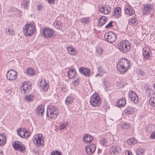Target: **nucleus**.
<instances>
[{
  "instance_id": "nucleus-27",
  "label": "nucleus",
  "mask_w": 155,
  "mask_h": 155,
  "mask_svg": "<svg viewBox=\"0 0 155 155\" xmlns=\"http://www.w3.org/2000/svg\"><path fill=\"white\" fill-rule=\"evenodd\" d=\"M121 9L119 7L115 8L114 12L113 13V16L117 17V18L121 16Z\"/></svg>"
},
{
  "instance_id": "nucleus-58",
  "label": "nucleus",
  "mask_w": 155,
  "mask_h": 155,
  "mask_svg": "<svg viewBox=\"0 0 155 155\" xmlns=\"http://www.w3.org/2000/svg\"><path fill=\"white\" fill-rule=\"evenodd\" d=\"M74 83H78L79 82V80L78 79H77V80L74 81Z\"/></svg>"
},
{
  "instance_id": "nucleus-53",
  "label": "nucleus",
  "mask_w": 155,
  "mask_h": 155,
  "mask_svg": "<svg viewBox=\"0 0 155 155\" xmlns=\"http://www.w3.org/2000/svg\"><path fill=\"white\" fill-rule=\"evenodd\" d=\"M136 21V20L135 18H130L129 19V21L132 24L134 23Z\"/></svg>"
},
{
  "instance_id": "nucleus-18",
  "label": "nucleus",
  "mask_w": 155,
  "mask_h": 155,
  "mask_svg": "<svg viewBox=\"0 0 155 155\" xmlns=\"http://www.w3.org/2000/svg\"><path fill=\"white\" fill-rule=\"evenodd\" d=\"M150 52L148 48H144L143 49V54L144 57V60L150 59Z\"/></svg>"
},
{
  "instance_id": "nucleus-30",
  "label": "nucleus",
  "mask_w": 155,
  "mask_h": 155,
  "mask_svg": "<svg viewBox=\"0 0 155 155\" xmlns=\"http://www.w3.org/2000/svg\"><path fill=\"white\" fill-rule=\"evenodd\" d=\"M29 0H23L21 3V6L22 8L25 9H28Z\"/></svg>"
},
{
  "instance_id": "nucleus-16",
  "label": "nucleus",
  "mask_w": 155,
  "mask_h": 155,
  "mask_svg": "<svg viewBox=\"0 0 155 155\" xmlns=\"http://www.w3.org/2000/svg\"><path fill=\"white\" fill-rule=\"evenodd\" d=\"M40 88L42 91L45 92L49 88L48 83L45 80L44 81H41L40 82Z\"/></svg>"
},
{
  "instance_id": "nucleus-29",
  "label": "nucleus",
  "mask_w": 155,
  "mask_h": 155,
  "mask_svg": "<svg viewBox=\"0 0 155 155\" xmlns=\"http://www.w3.org/2000/svg\"><path fill=\"white\" fill-rule=\"evenodd\" d=\"M6 139L5 136L2 134L0 135V146H3L6 142Z\"/></svg>"
},
{
  "instance_id": "nucleus-6",
  "label": "nucleus",
  "mask_w": 155,
  "mask_h": 155,
  "mask_svg": "<svg viewBox=\"0 0 155 155\" xmlns=\"http://www.w3.org/2000/svg\"><path fill=\"white\" fill-rule=\"evenodd\" d=\"M91 104L95 107L99 106L101 103L100 97L97 94H93L90 97Z\"/></svg>"
},
{
  "instance_id": "nucleus-24",
  "label": "nucleus",
  "mask_w": 155,
  "mask_h": 155,
  "mask_svg": "<svg viewBox=\"0 0 155 155\" xmlns=\"http://www.w3.org/2000/svg\"><path fill=\"white\" fill-rule=\"evenodd\" d=\"M134 108L131 106H128L124 110L126 114H132L134 111Z\"/></svg>"
},
{
  "instance_id": "nucleus-57",
  "label": "nucleus",
  "mask_w": 155,
  "mask_h": 155,
  "mask_svg": "<svg viewBox=\"0 0 155 155\" xmlns=\"http://www.w3.org/2000/svg\"><path fill=\"white\" fill-rule=\"evenodd\" d=\"M54 0H47L48 1V3L50 4H52L54 3Z\"/></svg>"
},
{
  "instance_id": "nucleus-2",
  "label": "nucleus",
  "mask_w": 155,
  "mask_h": 155,
  "mask_svg": "<svg viewBox=\"0 0 155 155\" xmlns=\"http://www.w3.org/2000/svg\"><path fill=\"white\" fill-rule=\"evenodd\" d=\"M58 113V109L53 105H50L47 108V115L49 118L55 119L57 117Z\"/></svg>"
},
{
  "instance_id": "nucleus-40",
  "label": "nucleus",
  "mask_w": 155,
  "mask_h": 155,
  "mask_svg": "<svg viewBox=\"0 0 155 155\" xmlns=\"http://www.w3.org/2000/svg\"><path fill=\"white\" fill-rule=\"evenodd\" d=\"M146 130L147 132L150 133L152 131V125L151 124H149L146 127Z\"/></svg>"
},
{
  "instance_id": "nucleus-22",
  "label": "nucleus",
  "mask_w": 155,
  "mask_h": 155,
  "mask_svg": "<svg viewBox=\"0 0 155 155\" xmlns=\"http://www.w3.org/2000/svg\"><path fill=\"white\" fill-rule=\"evenodd\" d=\"M26 129L23 128L22 130L21 128H19L17 130V133L19 136L22 137H26Z\"/></svg>"
},
{
  "instance_id": "nucleus-47",
  "label": "nucleus",
  "mask_w": 155,
  "mask_h": 155,
  "mask_svg": "<svg viewBox=\"0 0 155 155\" xmlns=\"http://www.w3.org/2000/svg\"><path fill=\"white\" fill-rule=\"evenodd\" d=\"M8 32L9 33V35H13L14 34V32H13V30L12 28H8Z\"/></svg>"
},
{
  "instance_id": "nucleus-7",
  "label": "nucleus",
  "mask_w": 155,
  "mask_h": 155,
  "mask_svg": "<svg viewBox=\"0 0 155 155\" xmlns=\"http://www.w3.org/2000/svg\"><path fill=\"white\" fill-rule=\"evenodd\" d=\"M104 37L105 41L110 43L114 42L117 39L115 34L112 32L105 33L104 34Z\"/></svg>"
},
{
  "instance_id": "nucleus-61",
  "label": "nucleus",
  "mask_w": 155,
  "mask_h": 155,
  "mask_svg": "<svg viewBox=\"0 0 155 155\" xmlns=\"http://www.w3.org/2000/svg\"><path fill=\"white\" fill-rule=\"evenodd\" d=\"M153 86L154 89H155V84H154Z\"/></svg>"
},
{
  "instance_id": "nucleus-13",
  "label": "nucleus",
  "mask_w": 155,
  "mask_h": 155,
  "mask_svg": "<svg viewBox=\"0 0 155 155\" xmlns=\"http://www.w3.org/2000/svg\"><path fill=\"white\" fill-rule=\"evenodd\" d=\"M129 97L131 101L135 104H137L139 102V99L137 95L133 91H130L128 93Z\"/></svg>"
},
{
  "instance_id": "nucleus-56",
  "label": "nucleus",
  "mask_w": 155,
  "mask_h": 155,
  "mask_svg": "<svg viewBox=\"0 0 155 155\" xmlns=\"http://www.w3.org/2000/svg\"><path fill=\"white\" fill-rule=\"evenodd\" d=\"M139 71L140 72V74L141 76L143 75L144 74V72L143 71H142V70H139Z\"/></svg>"
},
{
  "instance_id": "nucleus-55",
  "label": "nucleus",
  "mask_w": 155,
  "mask_h": 155,
  "mask_svg": "<svg viewBox=\"0 0 155 155\" xmlns=\"http://www.w3.org/2000/svg\"><path fill=\"white\" fill-rule=\"evenodd\" d=\"M26 137H28L30 135V133L29 132V131L26 129Z\"/></svg>"
},
{
  "instance_id": "nucleus-8",
  "label": "nucleus",
  "mask_w": 155,
  "mask_h": 155,
  "mask_svg": "<svg viewBox=\"0 0 155 155\" xmlns=\"http://www.w3.org/2000/svg\"><path fill=\"white\" fill-rule=\"evenodd\" d=\"M153 8V4L148 3L143 5L142 8L143 15H149Z\"/></svg>"
},
{
  "instance_id": "nucleus-44",
  "label": "nucleus",
  "mask_w": 155,
  "mask_h": 155,
  "mask_svg": "<svg viewBox=\"0 0 155 155\" xmlns=\"http://www.w3.org/2000/svg\"><path fill=\"white\" fill-rule=\"evenodd\" d=\"M130 127V125L128 123H123L122 125V127L123 129H127L129 128Z\"/></svg>"
},
{
  "instance_id": "nucleus-43",
  "label": "nucleus",
  "mask_w": 155,
  "mask_h": 155,
  "mask_svg": "<svg viewBox=\"0 0 155 155\" xmlns=\"http://www.w3.org/2000/svg\"><path fill=\"white\" fill-rule=\"evenodd\" d=\"M67 123L66 122H64L63 123H62L61 125H60V130H63L64 129V128H65L66 126L67 125Z\"/></svg>"
},
{
  "instance_id": "nucleus-51",
  "label": "nucleus",
  "mask_w": 155,
  "mask_h": 155,
  "mask_svg": "<svg viewBox=\"0 0 155 155\" xmlns=\"http://www.w3.org/2000/svg\"><path fill=\"white\" fill-rule=\"evenodd\" d=\"M150 138L152 139H155V131L152 132L150 135Z\"/></svg>"
},
{
  "instance_id": "nucleus-62",
  "label": "nucleus",
  "mask_w": 155,
  "mask_h": 155,
  "mask_svg": "<svg viewBox=\"0 0 155 155\" xmlns=\"http://www.w3.org/2000/svg\"><path fill=\"white\" fill-rule=\"evenodd\" d=\"M148 90H149V91H150V89H149L148 88Z\"/></svg>"
},
{
  "instance_id": "nucleus-37",
  "label": "nucleus",
  "mask_w": 155,
  "mask_h": 155,
  "mask_svg": "<svg viewBox=\"0 0 155 155\" xmlns=\"http://www.w3.org/2000/svg\"><path fill=\"white\" fill-rule=\"evenodd\" d=\"M53 25L57 29H60L61 28V23L60 22L56 21L54 23Z\"/></svg>"
},
{
  "instance_id": "nucleus-34",
  "label": "nucleus",
  "mask_w": 155,
  "mask_h": 155,
  "mask_svg": "<svg viewBox=\"0 0 155 155\" xmlns=\"http://www.w3.org/2000/svg\"><path fill=\"white\" fill-rule=\"evenodd\" d=\"M127 143L129 145H132V144H134L137 143V140L134 138H132L128 140L127 141Z\"/></svg>"
},
{
  "instance_id": "nucleus-36",
  "label": "nucleus",
  "mask_w": 155,
  "mask_h": 155,
  "mask_svg": "<svg viewBox=\"0 0 155 155\" xmlns=\"http://www.w3.org/2000/svg\"><path fill=\"white\" fill-rule=\"evenodd\" d=\"M103 49L101 48L98 47L96 49V52L97 54L100 56L103 53Z\"/></svg>"
},
{
  "instance_id": "nucleus-3",
  "label": "nucleus",
  "mask_w": 155,
  "mask_h": 155,
  "mask_svg": "<svg viewBox=\"0 0 155 155\" xmlns=\"http://www.w3.org/2000/svg\"><path fill=\"white\" fill-rule=\"evenodd\" d=\"M118 48L121 52L123 53H126L130 48V43L128 41L124 40L119 44Z\"/></svg>"
},
{
  "instance_id": "nucleus-49",
  "label": "nucleus",
  "mask_w": 155,
  "mask_h": 155,
  "mask_svg": "<svg viewBox=\"0 0 155 155\" xmlns=\"http://www.w3.org/2000/svg\"><path fill=\"white\" fill-rule=\"evenodd\" d=\"M108 81L105 80V79H104L103 80V85H104L105 86V87H106L107 86H108Z\"/></svg>"
},
{
  "instance_id": "nucleus-35",
  "label": "nucleus",
  "mask_w": 155,
  "mask_h": 155,
  "mask_svg": "<svg viewBox=\"0 0 155 155\" xmlns=\"http://www.w3.org/2000/svg\"><path fill=\"white\" fill-rule=\"evenodd\" d=\"M33 97L34 96L32 94H30L25 96L24 99L26 101L29 102L32 100Z\"/></svg>"
},
{
  "instance_id": "nucleus-41",
  "label": "nucleus",
  "mask_w": 155,
  "mask_h": 155,
  "mask_svg": "<svg viewBox=\"0 0 155 155\" xmlns=\"http://www.w3.org/2000/svg\"><path fill=\"white\" fill-rule=\"evenodd\" d=\"M81 22L83 23H88L89 22V18L87 17L82 18Z\"/></svg>"
},
{
  "instance_id": "nucleus-20",
  "label": "nucleus",
  "mask_w": 155,
  "mask_h": 155,
  "mask_svg": "<svg viewBox=\"0 0 155 155\" xmlns=\"http://www.w3.org/2000/svg\"><path fill=\"white\" fill-rule=\"evenodd\" d=\"M107 21V18L105 16H101L98 20V26L103 25Z\"/></svg>"
},
{
  "instance_id": "nucleus-23",
  "label": "nucleus",
  "mask_w": 155,
  "mask_h": 155,
  "mask_svg": "<svg viewBox=\"0 0 155 155\" xmlns=\"http://www.w3.org/2000/svg\"><path fill=\"white\" fill-rule=\"evenodd\" d=\"M120 150V147L117 146H112L110 149V151L114 154H116L118 153Z\"/></svg>"
},
{
  "instance_id": "nucleus-17",
  "label": "nucleus",
  "mask_w": 155,
  "mask_h": 155,
  "mask_svg": "<svg viewBox=\"0 0 155 155\" xmlns=\"http://www.w3.org/2000/svg\"><path fill=\"white\" fill-rule=\"evenodd\" d=\"M79 70L81 73L84 74V76H88L90 74V70L87 68L81 67L79 68Z\"/></svg>"
},
{
  "instance_id": "nucleus-33",
  "label": "nucleus",
  "mask_w": 155,
  "mask_h": 155,
  "mask_svg": "<svg viewBox=\"0 0 155 155\" xmlns=\"http://www.w3.org/2000/svg\"><path fill=\"white\" fill-rule=\"evenodd\" d=\"M101 145L103 147H106L108 146L107 141L105 138H103L100 141Z\"/></svg>"
},
{
  "instance_id": "nucleus-60",
  "label": "nucleus",
  "mask_w": 155,
  "mask_h": 155,
  "mask_svg": "<svg viewBox=\"0 0 155 155\" xmlns=\"http://www.w3.org/2000/svg\"><path fill=\"white\" fill-rule=\"evenodd\" d=\"M80 1L82 2H84L86 1V0H80Z\"/></svg>"
},
{
  "instance_id": "nucleus-46",
  "label": "nucleus",
  "mask_w": 155,
  "mask_h": 155,
  "mask_svg": "<svg viewBox=\"0 0 155 155\" xmlns=\"http://www.w3.org/2000/svg\"><path fill=\"white\" fill-rule=\"evenodd\" d=\"M123 85L122 84V83L120 82H117L116 85V87L117 89H120V88L123 87Z\"/></svg>"
},
{
  "instance_id": "nucleus-11",
  "label": "nucleus",
  "mask_w": 155,
  "mask_h": 155,
  "mask_svg": "<svg viewBox=\"0 0 155 155\" xmlns=\"http://www.w3.org/2000/svg\"><path fill=\"white\" fill-rule=\"evenodd\" d=\"M31 86L28 84L26 82H23L20 87V89L22 94H27L31 90Z\"/></svg>"
},
{
  "instance_id": "nucleus-31",
  "label": "nucleus",
  "mask_w": 155,
  "mask_h": 155,
  "mask_svg": "<svg viewBox=\"0 0 155 155\" xmlns=\"http://www.w3.org/2000/svg\"><path fill=\"white\" fill-rule=\"evenodd\" d=\"M73 101V98L70 96H68L66 98L65 101V103L66 105L71 104Z\"/></svg>"
},
{
  "instance_id": "nucleus-59",
  "label": "nucleus",
  "mask_w": 155,
  "mask_h": 155,
  "mask_svg": "<svg viewBox=\"0 0 155 155\" xmlns=\"http://www.w3.org/2000/svg\"><path fill=\"white\" fill-rule=\"evenodd\" d=\"M0 155H4L2 152L0 151Z\"/></svg>"
},
{
  "instance_id": "nucleus-26",
  "label": "nucleus",
  "mask_w": 155,
  "mask_h": 155,
  "mask_svg": "<svg viewBox=\"0 0 155 155\" xmlns=\"http://www.w3.org/2000/svg\"><path fill=\"white\" fill-rule=\"evenodd\" d=\"M83 139L85 143H88L92 141L93 138L91 136L88 134H86L83 137Z\"/></svg>"
},
{
  "instance_id": "nucleus-10",
  "label": "nucleus",
  "mask_w": 155,
  "mask_h": 155,
  "mask_svg": "<svg viewBox=\"0 0 155 155\" xmlns=\"http://www.w3.org/2000/svg\"><path fill=\"white\" fill-rule=\"evenodd\" d=\"M17 73L15 70L11 69L8 71L6 74V77L9 80L14 81L17 78Z\"/></svg>"
},
{
  "instance_id": "nucleus-45",
  "label": "nucleus",
  "mask_w": 155,
  "mask_h": 155,
  "mask_svg": "<svg viewBox=\"0 0 155 155\" xmlns=\"http://www.w3.org/2000/svg\"><path fill=\"white\" fill-rule=\"evenodd\" d=\"M51 155H61V153L58 151L53 150Z\"/></svg>"
},
{
  "instance_id": "nucleus-12",
  "label": "nucleus",
  "mask_w": 155,
  "mask_h": 155,
  "mask_svg": "<svg viewBox=\"0 0 155 155\" xmlns=\"http://www.w3.org/2000/svg\"><path fill=\"white\" fill-rule=\"evenodd\" d=\"M12 145L15 149L20 151L21 152H23L25 149V147L22 143L18 141L13 142Z\"/></svg>"
},
{
  "instance_id": "nucleus-14",
  "label": "nucleus",
  "mask_w": 155,
  "mask_h": 155,
  "mask_svg": "<svg viewBox=\"0 0 155 155\" xmlns=\"http://www.w3.org/2000/svg\"><path fill=\"white\" fill-rule=\"evenodd\" d=\"M85 148L87 153L88 154L91 155L94 152L96 149V147L94 144H92L87 147H85Z\"/></svg>"
},
{
  "instance_id": "nucleus-39",
  "label": "nucleus",
  "mask_w": 155,
  "mask_h": 155,
  "mask_svg": "<svg viewBox=\"0 0 155 155\" xmlns=\"http://www.w3.org/2000/svg\"><path fill=\"white\" fill-rule=\"evenodd\" d=\"M26 73L29 75H34V70L32 68H30L26 71Z\"/></svg>"
},
{
  "instance_id": "nucleus-32",
  "label": "nucleus",
  "mask_w": 155,
  "mask_h": 155,
  "mask_svg": "<svg viewBox=\"0 0 155 155\" xmlns=\"http://www.w3.org/2000/svg\"><path fill=\"white\" fill-rule=\"evenodd\" d=\"M69 54L72 55L75 54L76 51L72 46L68 47L67 48Z\"/></svg>"
},
{
  "instance_id": "nucleus-42",
  "label": "nucleus",
  "mask_w": 155,
  "mask_h": 155,
  "mask_svg": "<svg viewBox=\"0 0 155 155\" xmlns=\"http://www.w3.org/2000/svg\"><path fill=\"white\" fill-rule=\"evenodd\" d=\"M149 104L154 107H155V99L150 98L149 101Z\"/></svg>"
},
{
  "instance_id": "nucleus-25",
  "label": "nucleus",
  "mask_w": 155,
  "mask_h": 155,
  "mask_svg": "<svg viewBox=\"0 0 155 155\" xmlns=\"http://www.w3.org/2000/svg\"><path fill=\"white\" fill-rule=\"evenodd\" d=\"M126 100L125 98H123L117 101L116 104L119 107H124L126 104Z\"/></svg>"
},
{
  "instance_id": "nucleus-64",
  "label": "nucleus",
  "mask_w": 155,
  "mask_h": 155,
  "mask_svg": "<svg viewBox=\"0 0 155 155\" xmlns=\"http://www.w3.org/2000/svg\"><path fill=\"white\" fill-rule=\"evenodd\" d=\"M101 68H98V69H100Z\"/></svg>"
},
{
  "instance_id": "nucleus-19",
  "label": "nucleus",
  "mask_w": 155,
  "mask_h": 155,
  "mask_svg": "<svg viewBox=\"0 0 155 155\" xmlns=\"http://www.w3.org/2000/svg\"><path fill=\"white\" fill-rule=\"evenodd\" d=\"M44 106L43 105H40L37 107L36 110V114L39 116H42L44 111Z\"/></svg>"
},
{
  "instance_id": "nucleus-52",
  "label": "nucleus",
  "mask_w": 155,
  "mask_h": 155,
  "mask_svg": "<svg viewBox=\"0 0 155 155\" xmlns=\"http://www.w3.org/2000/svg\"><path fill=\"white\" fill-rule=\"evenodd\" d=\"M103 106L104 108H105L106 110L109 109V105H108L106 102L104 103V105Z\"/></svg>"
},
{
  "instance_id": "nucleus-21",
  "label": "nucleus",
  "mask_w": 155,
  "mask_h": 155,
  "mask_svg": "<svg viewBox=\"0 0 155 155\" xmlns=\"http://www.w3.org/2000/svg\"><path fill=\"white\" fill-rule=\"evenodd\" d=\"M68 75L69 78H73L76 75V72L74 68H71L69 69L68 72Z\"/></svg>"
},
{
  "instance_id": "nucleus-48",
  "label": "nucleus",
  "mask_w": 155,
  "mask_h": 155,
  "mask_svg": "<svg viewBox=\"0 0 155 155\" xmlns=\"http://www.w3.org/2000/svg\"><path fill=\"white\" fill-rule=\"evenodd\" d=\"M113 22L112 21H111L105 27L106 28H109L113 26L112 25Z\"/></svg>"
},
{
  "instance_id": "nucleus-28",
  "label": "nucleus",
  "mask_w": 155,
  "mask_h": 155,
  "mask_svg": "<svg viewBox=\"0 0 155 155\" xmlns=\"http://www.w3.org/2000/svg\"><path fill=\"white\" fill-rule=\"evenodd\" d=\"M124 9L125 13L129 15H132L134 12V10L130 8V7L127 6H125Z\"/></svg>"
},
{
  "instance_id": "nucleus-5",
  "label": "nucleus",
  "mask_w": 155,
  "mask_h": 155,
  "mask_svg": "<svg viewBox=\"0 0 155 155\" xmlns=\"http://www.w3.org/2000/svg\"><path fill=\"white\" fill-rule=\"evenodd\" d=\"M35 30V28L31 24H26L24 28V32L25 35L31 36L33 34Z\"/></svg>"
},
{
  "instance_id": "nucleus-54",
  "label": "nucleus",
  "mask_w": 155,
  "mask_h": 155,
  "mask_svg": "<svg viewBox=\"0 0 155 155\" xmlns=\"http://www.w3.org/2000/svg\"><path fill=\"white\" fill-rule=\"evenodd\" d=\"M125 153L126 154L127 153V155H133L131 151L129 150H127L126 151Z\"/></svg>"
},
{
  "instance_id": "nucleus-1",
  "label": "nucleus",
  "mask_w": 155,
  "mask_h": 155,
  "mask_svg": "<svg viewBox=\"0 0 155 155\" xmlns=\"http://www.w3.org/2000/svg\"><path fill=\"white\" fill-rule=\"evenodd\" d=\"M130 67L129 62L126 58L120 59L118 62L117 68L121 74L126 72Z\"/></svg>"
},
{
  "instance_id": "nucleus-4",
  "label": "nucleus",
  "mask_w": 155,
  "mask_h": 155,
  "mask_svg": "<svg viewBox=\"0 0 155 155\" xmlns=\"http://www.w3.org/2000/svg\"><path fill=\"white\" fill-rule=\"evenodd\" d=\"M44 138L41 134H37L34 136L33 141L35 144L38 147L44 146Z\"/></svg>"
},
{
  "instance_id": "nucleus-50",
  "label": "nucleus",
  "mask_w": 155,
  "mask_h": 155,
  "mask_svg": "<svg viewBox=\"0 0 155 155\" xmlns=\"http://www.w3.org/2000/svg\"><path fill=\"white\" fill-rule=\"evenodd\" d=\"M37 8L38 10L41 11L43 7L40 4L37 6Z\"/></svg>"
},
{
  "instance_id": "nucleus-38",
  "label": "nucleus",
  "mask_w": 155,
  "mask_h": 155,
  "mask_svg": "<svg viewBox=\"0 0 155 155\" xmlns=\"http://www.w3.org/2000/svg\"><path fill=\"white\" fill-rule=\"evenodd\" d=\"M136 153L137 155H143L144 152V149L143 148H140L136 150Z\"/></svg>"
},
{
  "instance_id": "nucleus-9",
  "label": "nucleus",
  "mask_w": 155,
  "mask_h": 155,
  "mask_svg": "<svg viewBox=\"0 0 155 155\" xmlns=\"http://www.w3.org/2000/svg\"><path fill=\"white\" fill-rule=\"evenodd\" d=\"M42 32V36L44 38H48L53 36L55 33V31L48 28H45L43 30Z\"/></svg>"
},
{
  "instance_id": "nucleus-63",
  "label": "nucleus",
  "mask_w": 155,
  "mask_h": 155,
  "mask_svg": "<svg viewBox=\"0 0 155 155\" xmlns=\"http://www.w3.org/2000/svg\"><path fill=\"white\" fill-rule=\"evenodd\" d=\"M150 93H149V95H150ZM149 97H150V96H149Z\"/></svg>"
},
{
  "instance_id": "nucleus-15",
  "label": "nucleus",
  "mask_w": 155,
  "mask_h": 155,
  "mask_svg": "<svg viewBox=\"0 0 155 155\" xmlns=\"http://www.w3.org/2000/svg\"><path fill=\"white\" fill-rule=\"evenodd\" d=\"M99 11L101 13L106 15L108 14L110 12L111 9L108 6V8L104 7L103 5L100 6L98 8Z\"/></svg>"
}]
</instances>
